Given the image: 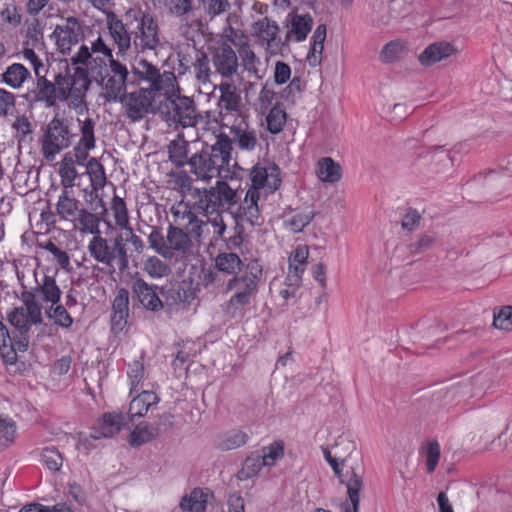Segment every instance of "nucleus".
Here are the masks:
<instances>
[{
  "mask_svg": "<svg viewBox=\"0 0 512 512\" xmlns=\"http://www.w3.org/2000/svg\"><path fill=\"white\" fill-rule=\"evenodd\" d=\"M231 152L232 147L228 140H218L209 151H203L190 158L189 165L192 173L203 181H209L215 177L231 181L240 180L242 168L237 162L231 163Z\"/></svg>",
  "mask_w": 512,
  "mask_h": 512,
  "instance_id": "obj_1",
  "label": "nucleus"
},
{
  "mask_svg": "<svg viewBox=\"0 0 512 512\" xmlns=\"http://www.w3.org/2000/svg\"><path fill=\"white\" fill-rule=\"evenodd\" d=\"M164 90L165 111H162V119L170 127L194 126L196 123V113L193 102L185 96L179 95L174 72L165 71L162 73V91Z\"/></svg>",
  "mask_w": 512,
  "mask_h": 512,
  "instance_id": "obj_2",
  "label": "nucleus"
},
{
  "mask_svg": "<svg viewBox=\"0 0 512 512\" xmlns=\"http://www.w3.org/2000/svg\"><path fill=\"white\" fill-rule=\"evenodd\" d=\"M60 101H68L69 106L81 115L87 112L86 94L91 81L80 66L67 68L56 75Z\"/></svg>",
  "mask_w": 512,
  "mask_h": 512,
  "instance_id": "obj_3",
  "label": "nucleus"
},
{
  "mask_svg": "<svg viewBox=\"0 0 512 512\" xmlns=\"http://www.w3.org/2000/svg\"><path fill=\"white\" fill-rule=\"evenodd\" d=\"M194 206L205 215L219 211L220 207L230 208L237 203L238 192L228 185L227 180H218L210 189H195Z\"/></svg>",
  "mask_w": 512,
  "mask_h": 512,
  "instance_id": "obj_4",
  "label": "nucleus"
},
{
  "mask_svg": "<svg viewBox=\"0 0 512 512\" xmlns=\"http://www.w3.org/2000/svg\"><path fill=\"white\" fill-rule=\"evenodd\" d=\"M261 267L257 262L247 265L245 274L235 276L227 283V290H235L228 301V309L238 310L249 305L258 291Z\"/></svg>",
  "mask_w": 512,
  "mask_h": 512,
  "instance_id": "obj_5",
  "label": "nucleus"
},
{
  "mask_svg": "<svg viewBox=\"0 0 512 512\" xmlns=\"http://www.w3.org/2000/svg\"><path fill=\"white\" fill-rule=\"evenodd\" d=\"M73 134L63 119L54 117L47 125L40 140L45 160L54 161L56 156L72 143Z\"/></svg>",
  "mask_w": 512,
  "mask_h": 512,
  "instance_id": "obj_6",
  "label": "nucleus"
},
{
  "mask_svg": "<svg viewBox=\"0 0 512 512\" xmlns=\"http://www.w3.org/2000/svg\"><path fill=\"white\" fill-rule=\"evenodd\" d=\"M22 305L12 309L8 315L10 324L21 331H27L32 325L42 323V308L32 291H24L21 294Z\"/></svg>",
  "mask_w": 512,
  "mask_h": 512,
  "instance_id": "obj_7",
  "label": "nucleus"
},
{
  "mask_svg": "<svg viewBox=\"0 0 512 512\" xmlns=\"http://www.w3.org/2000/svg\"><path fill=\"white\" fill-rule=\"evenodd\" d=\"M128 70L118 61H111L110 70L98 76L96 80L103 88L102 96L108 102H121L126 90Z\"/></svg>",
  "mask_w": 512,
  "mask_h": 512,
  "instance_id": "obj_8",
  "label": "nucleus"
},
{
  "mask_svg": "<svg viewBox=\"0 0 512 512\" xmlns=\"http://www.w3.org/2000/svg\"><path fill=\"white\" fill-rule=\"evenodd\" d=\"M160 93L155 89L141 88L122 99L126 113L133 121L140 120L145 114L154 111V104Z\"/></svg>",
  "mask_w": 512,
  "mask_h": 512,
  "instance_id": "obj_9",
  "label": "nucleus"
},
{
  "mask_svg": "<svg viewBox=\"0 0 512 512\" xmlns=\"http://www.w3.org/2000/svg\"><path fill=\"white\" fill-rule=\"evenodd\" d=\"M279 26L268 18L260 19L252 25V35L259 45L265 47L268 55H276L281 52L282 43L279 37Z\"/></svg>",
  "mask_w": 512,
  "mask_h": 512,
  "instance_id": "obj_10",
  "label": "nucleus"
},
{
  "mask_svg": "<svg viewBox=\"0 0 512 512\" xmlns=\"http://www.w3.org/2000/svg\"><path fill=\"white\" fill-rule=\"evenodd\" d=\"M250 188L267 195L277 190L281 184L279 168L274 164H257L250 171Z\"/></svg>",
  "mask_w": 512,
  "mask_h": 512,
  "instance_id": "obj_11",
  "label": "nucleus"
},
{
  "mask_svg": "<svg viewBox=\"0 0 512 512\" xmlns=\"http://www.w3.org/2000/svg\"><path fill=\"white\" fill-rule=\"evenodd\" d=\"M88 252L90 256L97 262L105 264V265H111L112 262L115 259V250L118 251L123 266L127 265V254L124 246L119 242H115V248H111L108 245V242L106 239L99 235L93 236L90 242L88 243Z\"/></svg>",
  "mask_w": 512,
  "mask_h": 512,
  "instance_id": "obj_12",
  "label": "nucleus"
},
{
  "mask_svg": "<svg viewBox=\"0 0 512 512\" xmlns=\"http://www.w3.org/2000/svg\"><path fill=\"white\" fill-rule=\"evenodd\" d=\"M79 124L80 137L73 147V154L78 165L84 166L89 152L96 147L95 122L87 117L84 120L77 119Z\"/></svg>",
  "mask_w": 512,
  "mask_h": 512,
  "instance_id": "obj_13",
  "label": "nucleus"
},
{
  "mask_svg": "<svg viewBox=\"0 0 512 512\" xmlns=\"http://www.w3.org/2000/svg\"><path fill=\"white\" fill-rule=\"evenodd\" d=\"M71 62L74 65H82L87 75L91 74L95 80H98V76L102 75V72H107V61L104 57L92 53L88 45H81L72 55Z\"/></svg>",
  "mask_w": 512,
  "mask_h": 512,
  "instance_id": "obj_14",
  "label": "nucleus"
},
{
  "mask_svg": "<svg viewBox=\"0 0 512 512\" xmlns=\"http://www.w3.org/2000/svg\"><path fill=\"white\" fill-rule=\"evenodd\" d=\"M53 36L59 52L68 54L81 40V28L75 18H68L65 25L55 28Z\"/></svg>",
  "mask_w": 512,
  "mask_h": 512,
  "instance_id": "obj_15",
  "label": "nucleus"
},
{
  "mask_svg": "<svg viewBox=\"0 0 512 512\" xmlns=\"http://www.w3.org/2000/svg\"><path fill=\"white\" fill-rule=\"evenodd\" d=\"M262 196L264 195L260 191L255 190V188H249L239 205L236 213L237 217L251 225H260L262 223V216L259 201Z\"/></svg>",
  "mask_w": 512,
  "mask_h": 512,
  "instance_id": "obj_16",
  "label": "nucleus"
},
{
  "mask_svg": "<svg viewBox=\"0 0 512 512\" xmlns=\"http://www.w3.org/2000/svg\"><path fill=\"white\" fill-rule=\"evenodd\" d=\"M286 40L302 42L312 29L313 19L309 14H289L286 18Z\"/></svg>",
  "mask_w": 512,
  "mask_h": 512,
  "instance_id": "obj_17",
  "label": "nucleus"
},
{
  "mask_svg": "<svg viewBox=\"0 0 512 512\" xmlns=\"http://www.w3.org/2000/svg\"><path fill=\"white\" fill-rule=\"evenodd\" d=\"M129 317V292L121 288L112 303L111 325L116 332L122 331Z\"/></svg>",
  "mask_w": 512,
  "mask_h": 512,
  "instance_id": "obj_18",
  "label": "nucleus"
},
{
  "mask_svg": "<svg viewBox=\"0 0 512 512\" xmlns=\"http://www.w3.org/2000/svg\"><path fill=\"white\" fill-rule=\"evenodd\" d=\"M314 172L317 179L324 184H335L343 177L342 166L331 157L318 159Z\"/></svg>",
  "mask_w": 512,
  "mask_h": 512,
  "instance_id": "obj_19",
  "label": "nucleus"
},
{
  "mask_svg": "<svg viewBox=\"0 0 512 512\" xmlns=\"http://www.w3.org/2000/svg\"><path fill=\"white\" fill-rule=\"evenodd\" d=\"M457 52V49L449 42L441 41L430 44L419 55V62L424 66H431L446 59Z\"/></svg>",
  "mask_w": 512,
  "mask_h": 512,
  "instance_id": "obj_20",
  "label": "nucleus"
},
{
  "mask_svg": "<svg viewBox=\"0 0 512 512\" xmlns=\"http://www.w3.org/2000/svg\"><path fill=\"white\" fill-rule=\"evenodd\" d=\"M218 90L220 92L219 107L227 112H238L241 106V96L237 86L228 80L222 81Z\"/></svg>",
  "mask_w": 512,
  "mask_h": 512,
  "instance_id": "obj_21",
  "label": "nucleus"
},
{
  "mask_svg": "<svg viewBox=\"0 0 512 512\" xmlns=\"http://www.w3.org/2000/svg\"><path fill=\"white\" fill-rule=\"evenodd\" d=\"M35 295L38 294L44 302L56 305L61 299V290L53 276L44 274L40 279L36 277Z\"/></svg>",
  "mask_w": 512,
  "mask_h": 512,
  "instance_id": "obj_22",
  "label": "nucleus"
},
{
  "mask_svg": "<svg viewBox=\"0 0 512 512\" xmlns=\"http://www.w3.org/2000/svg\"><path fill=\"white\" fill-rule=\"evenodd\" d=\"M309 248L307 245H298L289 256L288 280H301L307 265Z\"/></svg>",
  "mask_w": 512,
  "mask_h": 512,
  "instance_id": "obj_23",
  "label": "nucleus"
},
{
  "mask_svg": "<svg viewBox=\"0 0 512 512\" xmlns=\"http://www.w3.org/2000/svg\"><path fill=\"white\" fill-rule=\"evenodd\" d=\"M81 211L80 202L74 198L69 191L64 190L58 197L56 203L57 215L66 221H75Z\"/></svg>",
  "mask_w": 512,
  "mask_h": 512,
  "instance_id": "obj_24",
  "label": "nucleus"
},
{
  "mask_svg": "<svg viewBox=\"0 0 512 512\" xmlns=\"http://www.w3.org/2000/svg\"><path fill=\"white\" fill-rule=\"evenodd\" d=\"M76 164H78L77 160L74 154L72 155L71 153H66L58 163L60 183L65 189L75 186V181L78 177Z\"/></svg>",
  "mask_w": 512,
  "mask_h": 512,
  "instance_id": "obj_25",
  "label": "nucleus"
},
{
  "mask_svg": "<svg viewBox=\"0 0 512 512\" xmlns=\"http://www.w3.org/2000/svg\"><path fill=\"white\" fill-rule=\"evenodd\" d=\"M107 26L119 52L123 53L130 47V36L124 24L113 13L107 15Z\"/></svg>",
  "mask_w": 512,
  "mask_h": 512,
  "instance_id": "obj_26",
  "label": "nucleus"
},
{
  "mask_svg": "<svg viewBox=\"0 0 512 512\" xmlns=\"http://www.w3.org/2000/svg\"><path fill=\"white\" fill-rule=\"evenodd\" d=\"M231 41L235 46L241 45L238 49V54L244 69L251 74L258 75L260 59L256 56L250 46L246 44V37L241 35L239 42H237L236 39H231Z\"/></svg>",
  "mask_w": 512,
  "mask_h": 512,
  "instance_id": "obj_27",
  "label": "nucleus"
},
{
  "mask_svg": "<svg viewBox=\"0 0 512 512\" xmlns=\"http://www.w3.org/2000/svg\"><path fill=\"white\" fill-rule=\"evenodd\" d=\"M214 63L217 71L224 77H230L237 71V56L231 47L223 48L215 56Z\"/></svg>",
  "mask_w": 512,
  "mask_h": 512,
  "instance_id": "obj_28",
  "label": "nucleus"
},
{
  "mask_svg": "<svg viewBox=\"0 0 512 512\" xmlns=\"http://www.w3.org/2000/svg\"><path fill=\"white\" fill-rule=\"evenodd\" d=\"M325 39L326 26L318 25L313 32L311 48L307 54V62L310 66L316 67L321 64Z\"/></svg>",
  "mask_w": 512,
  "mask_h": 512,
  "instance_id": "obj_29",
  "label": "nucleus"
},
{
  "mask_svg": "<svg viewBox=\"0 0 512 512\" xmlns=\"http://www.w3.org/2000/svg\"><path fill=\"white\" fill-rule=\"evenodd\" d=\"M30 77L29 70L20 63H13L1 74V80L13 89H19Z\"/></svg>",
  "mask_w": 512,
  "mask_h": 512,
  "instance_id": "obj_30",
  "label": "nucleus"
},
{
  "mask_svg": "<svg viewBox=\"0 0 512 512\" xmlns=\"http://www.w3.org/2000/svg\"><path fill=\"white\" fill-rule=\"evenodd\" d=\"M132 289L139 302L146 309L155 310L157 308L159 298L152 286L148 285L142 279H136Z\"/></svg>",
  "mask_w": 512,
  "mask_h": 512,
  "instance_id": "obj_31",
  "label": "nucleus"
},
{
  "mask_svg": "<svg viewBox=\"0 0 512 512\" xmlns=\"http://www.w3.org/2000/svg\"><path fill=\"white\" fill-rule=\"evenodd\" d=\"M37 77V89L39 100L44 101L47 107H52L60 100L57 88V78L54 81H49L45 75L41 74Z\"/></svg>",
  "mask_w": 512,
  "mask_h": 512,
  "instance_id": "obj_32",
  "label": "nucleus"
},
{
  "mask_svg": "<svg viewBox=\"0 0 512 512\" xmlns=\"http://www.w3.org/2000/svg\"><path fill=\"white\" fill-rule=\"evenodd\" d=\"M123 416L118 413H105L98 422L99 433L94 434V438L111 437L117 434L122 427Z\"/></svg>",
  "mask_w": 512,
  "mask_h": 512,
  "instance_id": "obj_33",
  "label": "nucleus"
},
{
  "mask_svg": "<svg viewBox=\"0 0 512 512\" xmlns=\"http://www.w3.org/2000/svg\"><path fill=\"white\" fill-rule=\"evenodd\" d=\"M248 436L245 432L233 429L221 433L217 437L216 446L224 451L239 448L247 443Z\"/></svg>",
  "mask_w": 512,
  "mask_h": 512,
  "instance_id": "obj_34",
  "label": "nucleus"
},
{
  "mask_svg": "<svg viewBox=\"0 0 512 512\" xmlns=\"http://www.w3.org/2000/svg\"><path fill=\"white\" fill-rule=\"evenodd\" d=\"M209 492L196 488L188 496H184L180 502V507L190 512H205Z\"/></svg>",
  "mask_w": 512,
  "mask_h": 512,
  "instance_id": "obj_35",
  "label": "nucleus"
},
{
  "mask_svg": "<svg viewBox=\"0 0 512 512\" xmlns=\"http://www.w3.org/2000/svg\"><path fill=\"white\" fill-rule=\"evenodd\" d=\"M158 397L153 392L144 391L132 399L129 405L131 418L143 416L150 407L157 403Z\"/></svg>",
  "mask_w": 512,
  "mask_h": 512,
  "instance_id": "obj_36",
  "label": "nucleus"
},
{
  "mask_svg": "<svg viewBox=\"0 0 512 512\" xmlns=\"http://www.w3.org/2000/svg\"><path fill=\"white\" fill-rule=\"evenodd\" d=\"M134 70L141 79L150 83L148 89H155V92L160 93V72L156 66L146 60H140Z\"/></svg>",
  "mask_w": 512,
  "mask_h": 512,
  "instance_id": "obj_37",
  "label": "nucleus"
},
{
  "mask_svg": "<svg viewBox=\"0 0 512 512\" xmlns=\"http://www.w3.org/2000/svg\"><path fill=\"white\" fill-rule=\"evenodd\" d=\"M141 41L147 48L154 49L158 46V25L149 15H144L141 20Z\"/></svg>",
  "mask_w": 512,
  "mask_h": 512,
  "instance_id": "obj_38",
  "label": "nucleus"
},
{
  "mask_svg": "<svg viewBox=\"0 0 512 512\" xmlns=\"http://www.w3.org/2000/svg\"><path fill=\"white\" fill-rule=\"evenodd\" d=\"M74 222V227L82 233H89L93 236L100 234L99 217L85 209H81Z\"/></svg>",
  "mask_w": 512,
  "mask_h": 512,
  "instance_id": "obj_39",
  "label": "nucleus"
},
{
  "mask_svg": "<svg viewBox=\"0 0 512 512\" xmlns=\"http://www.w3.org/2000/svg\"><path fill=\"white\" fill-rule=\"evenodd\" d=\"M84 165L86 166V173L89 176L93 190L102 189L106 184L103 165L96 158H90Z\"/></svg>",
  "mask_w": 512,
  "mask_h": 512,
  "instance_id": "obj_40",
  "label": "nucleus"
},
{
  "mask_svg": "<svg viewBox=\"0 0 512 512\" xmlns=\"http://www.w3.org/2000/svg\"><path fill=\"white\" fill-rule=\"evenodd\" d=\"M422 455L425 460V468L427 473L431 474L435 471L441 458L440 444L436 440H430L422 447Z\"/></svg>",
  "mask_w": 512,
  "mask_h": 512,
  "instance_id": "obj_41",
  "label": "nucleus"
},
{
  "mask_svg": "<svg viewBox=\"0 0 512 512\" xmlns=\"http://www.w3.org/2000/svg\"><path fill=\"white\" fill-rule=\"evenodd\" d=\"M158 435V427L145 423H140L130 434V444L132 446H140Z\"/></svg>",
  "mask_w": 512,
  "mask_h": 512,
  "instance_id": "obj_42",
  "label": "nucleus"
},
{
  "mask_svg": "<svg viewBox=\"0 0 512 512\" xmlns=\"http://www.w3.org/2000/svg\"><path fill=\"white\" fill-rule=\"evenodd\" d=\"M17 426L15 421L8 416H0V448L10 447L16 438Z\"/></svg>",
  "mask_w": 512,
  "mask_h": 512,
  "instance_id": "obj_43",
  "label": "nucleus"
},
{
  "mask_svg": "<svg viewBox=\"0 0 512 512\" xmlns=\"http://www.w3.org/2000/svg\"><path fill=\"white\" fill-rule=\"evenodd\" d=\"M259 456L265 467L274 466L284 456V443L280 440L272 442L262 448V454Z\"/></svg>",
  "mask_w": 512,
  "mask_h": 512,
  "instance_id": "obj_44",
  "label": "nucleus"
},
{
  "mask_svg": "<svg viewBox=\"0 0 512 512\" xmlns=\"http://www.w3.org/2000/svg\"><path fill=\"white\" fill-rule=\"evenodd\" d=\"M287 115L283 107L275 105L266 116V126L270 133L278 134L283 130Z\"/></svg>",
  "mask_w": 512,
  "mask_h": 512,
  "instance_id": "obj_45",
  "label": "nucleus"
},
{
  "mask_svg": "<svg viewBox=\"0 0 512 512\" xmlns=\"http://www.w3.org/2000/svg\"><path fill=\"white\" fill-rule=\"evenodd\" d=\"M441 242L439 234L435 231H427L417 237L411 244L410 250L412 253L425 252Z\"/></svg>",
  "mask_w": 512,
  "mask_h": 512,
  "instance_id": "obj_46",
  "label": "nucleus"
},
{
  "mask_svg": "<svg viewBox=\"0 0 512 512\" xmlns=\"http://www.w3.org/2000/svg\"><path fill=\"white\" fill-rule=\"evenodd\" d=\"M241 264V259L235 253H221L215 259L216 268L227 274H235Z\"/></svg>",
  "mask_w": 512,
  "mask_h": 512,
  "instance_id": "obj_47",
  "label": "nucleus"
},
{
  "mask_svg": "<svg viewBox=\"0 0 512 512\" xmlns=\"http://www.w3.org/2000/svg\"><path fill=\"white\" fill-rule=\"evenodd\" d=\"M187 146L188 143L180 137L171 141L169 144V158L176 166H183L187 162Z\"/></svg>",
  "mask_w": 512,
  "mask_h": 512,
  "instance_id": "obj_48",
  "label": "nucleus"
},
{
  "mask_svg": "<svg viewBox=\"0 0 512 512\" xmlns=\"http://www.w3.org/2000/svg\"><path fill=\"white\" fill-rule=\"evenodd\" d=\"M171 214L175 224L183 227H187L195 219L194 213L191 211L189 205L184 201H180L173 205L171 208Z\"/></svg>",
  "mask_w": 512,
  "mask_h": 512,
  "instance_id": "obj_49",
  "label": "nucleus"
},
{
  "mask_svg": "<svg viewBox=\"0 0 512 512\" xmlns=\"http://www.w3.org/2000/svg\"><path fill=\"white\" fill-rule=\"evenodd\" d=\"M46 315L55 325L63 328H69L73 323L72 317L60 302L56 305L51 304L50 308L46 310Z\"/></svg>",
  "mask_w": 512,
  "mask_h": 512,
  "instance_id": "obj_50",
  "label": "nucleus"
},
{
  "mask_svg": "<svg viewBox=\"0 0 512 512\" xmlns=\"http://www.w3.org/2000/svg\"><path fill=\"white\" fill-rule=\"evenodd\" d=\"M111 211L116 225L119 228L129 225V217L124 200L119 196H114L111 203Z\"/></svg>",
  "mask_w": 512,
  "mask_h": 512,
  "instance_id": "obj_51",
  "label": "nucleus"
},
{
  "mask_svg": "<svg viewBox=\"0 0 512 512\" xmlns=\"http://www.w3.org/2000/svg\"><path fill=\"white\" fill-rule=\"evenodd\" d=\"M41 461L52 472L59 471L63 464L61 454L53 447L43 449L41 453Z\"/></svg>",
  "mask_w": 512,
  "mask_h": 512,
  "instance_id": "obj_52",
  "label": "nucleus"
},
{
  "mask_svg": "<svg viewBox=\"0 0 512 512\" xmlns=\"http://www.w3.org/2000/svg\"><path fill=\"white\" fill-rule=\"evenodd\" d=\"M12 129L15 131V136L19 143L26 141L33 132V125L30 120L24 116H17L12 124Z\"/></svg>",
  "mask_w": 512,
  "mask_h": 512,
  "instance_id": "obj_53",
  "label": "nucleus"
},
{
  "mask_svg": "<svg viewBox=\"0 0 512 512\" xmlns=\"http://www.w3.org/2000/svg\"><path fill=\"white\" fill-rule=\"evenodd\" d=\"M312 220L310 212H297L287 217L286 226L294 233L302 231Z\"/></svg>",
  "mask_w": 512,
  "mask_h": 512,
  "instance_id": "obj_54",
  "label": "nucleus"
},
{
  "mask_svg": "<svg viewBox=\"0 0 512 512\" xmlns=\"http://www.w3.org/2000/svg\"><path fill=\"white\" fill-rule=\"evenodd\" d=\"M171 248L185 250L189 245V237L181 228H171L167 235Z\"/></svg>",
  "mask_w": 512,
  "mask_h": 512,
  "instance_id": "obj_55",
  "label": "nucleus"
},
{
  "mask_svg": "<svg viewBox=\"0 0 512 512\" xmlns=\"http://www.w3.org/2000/svg\"><path fill=\"white\" fill-rule=\"evenodd\" d=\"M493 326L496 329L509 331L512 329V307L506 306L494 314Z\"/></svg>",
  "mask_w": 512,
  "mask_h": 512,
  "instance_id": "obj_56",
  "label": "nucleus"
},
{
  "mask_svg": "<svg viewBox=\"0 0 512 512\" xmlns=\"http://www.w3.org/2000/svg\"><path fill=\"white\" fill-rule=\"evenodd\" d=\"M261 462L262 459L259 455H251L247 457L240 472L241 479L250 478L256 475L262 467H265Z\"/></svg>",
  "mask_w": 512,
  "mask_h": 512,
  "instance_id": "obj_57",
  "label": "nucleus"
},
{
  "mask_svg": "<svg viewBox=\"0 0 512 512\" xmlns=\"http://www.w3.org/2000/svg\"><path fill=\"white\" fill-rule=\"evenodd\" d=\"M88 48L92 50V53L100 55V57H104L110 65L111 61H116L113 59L112 49L108 46L102 36H98L95 40L91 41Z\"/></svg>",
  "mask_w": 512,
  "mask_h": 512,
  "instance_id": "obj_58",
  "label": "nucleus"
},
{
  "mask_svg": "<svg viewBox=\"0 0 512 512\" xmlns=\"http://www.w3.org/2000/svg\"><path fill=\"white\" fill-rule=\"evenodd\" d=\"M120 238L122 241H124L126 244H130L133 248V250L137 253H141L144 248V244L140 237H138L130 225H127L126 227L120 228Z\"/></svg>",
  "mask_w": 512,
  "mask_h": 512,
  "instance_id": "obj_59",
  "label": "nucleus"
},
{
  "mask_svg": "<svg viewBox=\"0 0 512 512\" xmlns=\"http://www.w3.org/2000/svg\"><path fill=\"white\" fill-rule=\"evenodd\" d=\"M21 54L22 57L31 64L36 76L41 75L42 72L45 71L41 58L33 48L25 46L23 47Z\"/></svg>",
  "mask_w": 512,
  "mask_h": 512,
  "instance_id": "obj_60",
  "label": "nucleus"
},
{
  "mask_svg": "<svg viewBox=\"0 0 512 512\" xmlns=\"http://www.w3.org/2000/svg\"><path fill=\"white\" fill-rule=\"evenodd\" d=\"M291 68L290 66L283 62V61H277L275 63L274 72H273V79L275 84L277 85H283L286 84L290 78H291Z\"/></svg>",
  "mask_w": 512,
  "mask_h": 512,
  "instance_id": "obj_61",
  "label": "nucleus"
},
{
  "mask_svg": "<svg viewBox=\"0 0 512 512\" xmlns=\"http://www.w3.org/2000/svg\"><path fill=\"white\" fill-rule=\"evenodd\" d=\"M127 375L130 381V390H136L139 382L143 378L144 375V367L143 364L139 361H133L129 364Z\"/></svg>",
  "mask_w": 512,
  "mask_h": 512,
  "instance_id": "obj_62",
  "label": "nucleus"
},
{
  "mask_svg": "<svg viewBox=\"0 0 512 512\" xmlns=\"http://www.w3.org/2000/svg\"><path fill=\"white\" fill-rule=\"evenodd\" d=\"M15 107V95L0 88V116H6Z\"/></svg>",
  "mask_w": 512,
  "mask_h": 512,
  "instance_id": "obj_63",
  "label": "nucleus"
},
{
  "mask_svg": "<svg viewBox=\"0 0 512 512\" xmlns=\"http://www.w3.org/2000/svg\"><path fill=\"white\" fill-rule=\"evenodd\" d=\"M237 143L242 150H253L257 143L256 134L254 131H240L238 133Z\"/></svg>",
  "mask_w": 512,
  "mask_h": 512,
  "instance_id": "obj_64",
  "label": "nucleus"
}]
</instances>
